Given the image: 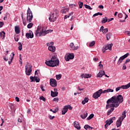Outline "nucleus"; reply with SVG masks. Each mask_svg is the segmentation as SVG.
I'll return each mask as SVG.
<instances>
[{"label": "nucleus", "instance_id": "obj_1", "mask_svg": "<svg viewBox=\"0 0 130 130\" xmlns=\"http://www.w3.org/2000/svg\"><path fill=\"white\" fill-rule=\"evenodd\" d=\"M123 102V97L121 95H115L112 96L111 99H109L107 101V105L106 109H108L109 108H111L107 113V115H110L113 110H114V107L115 108L119 106L120 103H122Z\"/></svg>", "mask_w": 130, "mask_h": 130}, {"label": "nucleus", "instance_id": "obj_2", "mask_svg": "<svg viewBox=\"0 0 130 130\" xmlns=\"http://www.w3.org/2000/svg\"><path fill=\"white\" fill-rule=\"evenodd\" d=\"M45 64L46 66H48V67L54 68V67H57V66L59 64V60H58V59H57L56 56H53L50 60H46Z\"/></svg>", "mask_w": 130, "mask_h": 130}, {"label": "nucleus", "instance_id": "obj_3", "mask_svg": "<svg viewBox=\"0 0 130 130\" xmlns=\"http://www.w3.org/2000/svg\"><path fill=\"white\" fill-rule=\"evenodd\" d=\"M46 27H43L42 30L40 32L39 30L37 29L35 33L36 36H45L46 34H48V33H51V32H52V30L48 29L46 30Z\"/></svg>", "mask_w": 130, "mask_h": 130}, {"label": "nucleus", "instance_id": "obj_4", "mask_svg": "<svg viewBox=\"0 0 130 130\" xmlns=\"http://www.w3.org/2000/svg\"><path fill=\"white\" fill-rule=\"evenodd\" d=\"M58 15V10L55 9L53 10V12L50 15L49 18L50 22H55L56 19H57V16Z\"/></svg>", "mask_w": 130, "mask_h": 130}, {"label": "nucleus", "instance_id": "obj_5", "mask_svg": "<svg viewBox=\"0 0 130 130\" xmlns=\"http://www.w3.org/2000/svg\"><path fill=\"white\" fill-rule=\"evenodd\" d=\"M33 19V13L31 11L30 8H28L27 11V18L26 21L27 23H30L32 22V19Z\"/></svg>", "mask_w": 130, "mask_h": 130}, {"label": "nucleus", "instance_id": "obj_6", "mask_svg": "<svg viewBox=\"0 0 130 130\" xmlns=\"http://www.w3.org/2000/svg\"><path fill=\"white\" fill-rule=\"evenodd\" d=\"M25 74L27 76H30L32 74V65L28 63L27 66H25Z\"/></svg>", "mask_w": 130, "mask_h": 130}, {"label": "nucleus", "instance_id": "obj_7", "mask_svg": "<svg viewBox=\"0 0 130 130\" xmlns=\"http://www.w3.org/2000/svg\"><path fill=\"white\" fill-rule=\"evenodd\" d=\"M115 117H113L111 118H110L109 120H107L106 122V124L105 125V128H107L111 123H113V120H115Z\"/></svg>", "mask_w": 130, "mask_h": 130}, {"label": "nucleus", "instance_id": "obj_8", "mask_svg": "<svg viewBox=\"0 0 130 130\" xmlns=\"http://www.w3.org/2000/svg\"><path fill=\"white\" fill-rule=\"evenodd\" d=\"M102 89H100L93 94V97L94 99H97V98H99L100 96H101V94H102Z\"/></svg>", "mask_w": 130, "mask_h": 130}, {"label": "nucleus", "instance_id": "obj_9", "mask_svg": "<svg viewBox=\"0 0 130 130\" xmlns=\"http://www.w3.org/2000/svg\"><path fill=\"white\" fill-rule=\"evenodd\" d=\"M113 45V44H109L103 47V49L102 50L103 51V53H104V52H105V51H106V50H111V49H112V46Z\"/></svg>", "mask_w": 130, "mask_h": 130}, {"label": "nucleus", "instance_id": "obj_10", "mask_svg": "<svg viewBox=\"0 0 130 130\" xmlns=\"http://www.w3.org/2000/svg\"><path fill=\"white\" fill-rule=\"evenodd\" d=\"M75 55L74 53H69L68 55L65 56V59L66 61H69L70 59H74Z\"/></svg>", "mask_w": 130, "mask_h": 130}, {"label": "nucleus", "instance_id": "obj_11", "mask_svg": "<svg viewBox=\"0 0 130 130\" xmlns=\"http://www.w3.org/2000/svg\"><path fill=\"white\" fill-rule=\"evenodd\" d=\"M130 87V82L129 83H128L127 85H122L121 87H117L116 88V92L119 91V90H120V89H128V88H129Z\"/></svg>", "mask_w": 130, "mask_h": 130}, {"label": "nucleus", "instance_id": "obj_12", "mask_svg": "<svg viewBox=\"0 0 130 130\" xmlns=\"http://www.w3.org/2000/svg\"><path fill=\"white\" fill-rule=\"evenodd\" d=\"M50 84L52 87H56L57 86V82L56 80L53 78H51L50 80Z\"/></svg>", "mask_w": 130, "mask_h": 130}, {"label": "nucleus", "instance_id": "obj_13", "mask_svg": "<svg viewBox=\"0 0 130 130\" xmlns=\"http://www.w3.org/2000/svg\"><path fill=\"white\" fill-rule=\"evenodd\" d=\"M30 80H31L30 82H35V81L36 83H39V82H40V78L36 76H30Z\"/></svg>", "mask_w": 130, "mask_h": 130}, {"label": "nucleus", "instance_id": "obj_14", "mask_svg": "<svg viewBox=\"0 0 130 130\" xmlns=\"http://www.w3.org/2000/svg\"><path fill=\"white\" fill-rule=\"evenodd\" d=\"M25 36L27 39H29V38H33V37H34V35L33 34V32H32V31L29 30V32H27L25 34Z\"/></svg>", "mask_w": 130, "mask_h": 130}, {"label": "nucleus", "instance_id": "obj_15", "mask_svg": "<svg viewBox=\"0 0 130 130\" xmlns=\"http://www.w3.org/2000/svg\"><path fill=\"white\" fill-rule=\"evenodd\" d=\"M70 46L72 49V50L75 51L77 50L78 48H79L78 46H75V45L74 44V43H71L70 45Z\"/></svg>", "mask_w": 130, "mask_h": 130}, {"label": "nucleus", "instance_id": "obj_16", "mask_svg": "<svg viewBox=\"0 0 130 130\" xmlns=\"http://www.w3.org/2000/svg\"><path fill=\"white\" fill-rule=\"evenodd\" d=\"M74 127L77 128V129H81V126H80V123L78 122L75 121L74 122Z\"/></svg>", "mask_w": 130, "mask_h": 130}, {"label": "nucleus", "instance_id": "obj_17", "mask_svg": "<svg viewBox=\"0 0 130 130\" xmlns=\"http://www.w3.org/2000/svg\"><path fill=\"white\" fill-rule=\"evenodd\" d=\"M126 111H124L122 113V116L119 118L120 120H123L126 117Z\"/></svg>", "mask_w": 130, "mask_h": 130}, {"label": "nucleus", "instance_id": "obj_18", "mask_svg": "<svg viewBox=\"0 0 130 130\" xmlns=\"http://www.w3.org/2000/svg\"><path fill=\"white\" fill-rule=\"evenodd\" d=\"M61 112H62V115H64V114H66V113H67V112H68V106H65L64 107V108H63V109L61 111Z\"/></svg>", "mask_w": 130, "mask_h": 130}, {"label": "nucleus", "instance_id": "obj_19", "mask_svg": "<svg viewBox=\"0 0 130 130\" xmlns=\"http://www.w3.org/2000/svg\"><path fill=\"white\" fill-rule=\"evenodd\" d=\"M122 120H120L119 119V120H118L116 123V124L117 125V127H120V126H121V123L122 122Z\"/></svg>", "mask_w": 130, "mask_h": 130}, {"label": "nucleus", "instance_id": "obj_20", "mask_svg": "<svg viewBox=\"0 0 130 130\" xmlns=\"http://www.w3.org/2000/svg\"><path fill=\"white\" fill-rule=\"evenodd\" d=\"M55 49L56 48L55 46H49L48 47V50L51 51L52 52H54V51H55Z\"/></svg>", "mask_w": 130, "mask_h": 130}, {"label": "nucleus", "instance_id": "obj_21", "mask_svg": "<svg viewBox=\"0 0 130 130\" xmlns=\"http://www.w3.org/2000/svg\"><path fill=\"white\" fill-rule=\"evenodd\" d=\"M104 75H105V71H101L97 75L98 77H99V78H102V77H103V76H104Z\"/></svg>", "mask_w": 130, "mask_h": 130}, {"label": "nucleus", "instance_id": "obj_22", "mask_svg": "<svg viewBox=\"0 0 130 130\" xmlns=\"http://www.w3.org/2000/svg\"><path fill=\"white\" fill-rule=\"evenodd\" d=\"M51 95L52 97H56L58 95V92H53L52 90L51 91Z\"/></svg>", "mask_w": 130, "mask_h": 130}, {"label": "nucleus", "instance_id": "obj_23", "mask_svg": "<svg viewBox=\"0 0 130 130\" xmlns=\"http://www.w3.org/2000/svg\"><path fill=\"white\" fill-rule=\"evenodd\" d=\"M15 32L16 34H19L20 33V27H19V26H15Z\"/></svg>", "mask_w": 130, "mask_h": 130}, {"label": "nucleus", "instance_id": "obj_24", "mask_svg": "<svg viewBox=\"0 0 130 130\" xmlns=\"http://www.w3.org/2000/svg\"><path fill=\"white\" fill-rule=\"evenodd\" d=\"M80 116L81 118H82L83 119H85V118H86V117L88 116V113L85 112L83 114L81 115Z\"/></svg>", "mask_w": 130, "mask_h": 130}, {"label": "nucleus", "instance_id": "obj_25", "mask_svg": "<svg viewBox=\"0 0 130 130\" xmlns=\"http://www.w3.org/2000/svg\"><path fill=\"white\" fill-rule=\"evenodd\" d=\"M12 56L11 57V58L10 59V61H8L9 64H11L13 61V59H14V58L15 57V53L14 52L12 53Z\"/></svg>", "mask_w": 130, "mask_h": 130}, {"label": "nucleus", "instance_id": "obj_26", "mask_svg": "<svg viewBox=\"0 0 130 130\" xmlns=\"http://www.w3.org/2000/svg\"><path fill=\"white\" fill-rule=\"evenodd\" d=\"M69 8H65L64 9L61 10V13H62V14H66L67 12H69Z\"/></svg>", "mask_w": 130, "mask_h": 130}, {"label": "nucleus", "instance_id": "obj_27", "mask_svg": "<svg viewBox=\"0 0 130 130\" xmlns=\"http://www.w3.org/2000/svg\"><path fill=\"white\" fill-rule=\"evenodd\" d=\"M109 92H113V89H106V90L103 91L102 93H103V94H104L105 93H108Z\"/></svg>", "mask_w": 130, "mask_h": 130}, {"label": "nucleus", "instance_id": "obj_28", "mask_svg": "<svg viewBox=\"0 0 130 130\" xmlns=\"http://www.w3.org/2000/svg\"><path fill=\"white\" fill-rule=\"evenodd\" d=\"M112 36V33H108L107 34V40H109V39H110L111 38V36Z\"/></svg>", "mask_w": 130, "mask_h": 130}, {"label": "nucleus", "instance_id": "obj_29", "mask_svg": "<svg viewBox=\"0 0 130 130\" xmlns=\"http://www.w3.org/2000/svg\"><path fill=\"white\" fill-rule=\"evenodd\" d=\"M123 59H123L122 57H120L118 61L117 64L119 66V64H120L122 62V60H123Z\"/></svg>", "mask_w": 130, "mask_h": 130}, {"label": "nucleus", "instance_id": "obj_30", "mask_svg": "<svg viewBox=\"0 0 130 130\" xmlns=\"http://www.w3.org/2000/svg\"><path fill=\"white\" fill-rule=\"evenodd\" d=\"M94 117V115L93 114H90L89 117L87 118V120H90V119H92Z\"/></svg>", "mask_w": 130, "mask_h": 130}, {"label": "nucleus", "instance_id": "obj_31", "mask_svg": "<svg viewBox=\"0 0 130 130\" xmlns=\"http://www.w3.org/2000/svg\"><path fill=\"white\" fill-rule=\"evenodd\" d=\"M95 45V41H93L92 42H90L89 44V47H93Z\"/></svg>", "mask_w": 130, "mask_h": 130}, {"label": "nucleus", "instance_id": "obj_32", "mask_svg": "<svg viewBox=\"0 0 130 130\" xmlns=\"http://www.w3.org/2000/svg\"><path fill=\"white\" fill-rule=\"evenodd\" d=\"M6 35V33L4 32V31H2V32H1L0 34V37H2V38L3 39H4L5 38V35Z\"/></svg>", "mask_w": 130, "mask_h": 130}, {"label": "nucleus", "instance_id": "obj_33", "mask_svg": "<svg viewBox=\"0 0 130 130\" xmlns=\"http://www.w3.org/2000/svg\"><path fill=\"white\" fill-rule=\"evenodd\" d=\"M78 5L79 6L80 9H82V8H83V6H84V3H83V2H79Z\"/></svg>", "mask_w": 130, "mask_h": 130}, {"label": "nucleus", "instance_id": "obj_34", "mask_svg": "<svg viewBox=\"0 0 130 130\" xmlns=\"http://www.w3.org/2000/svg\"><path fill=\"white\" fill-rule=\"evenodd\" d=\"M18 50H20V51H21V50H22V43H21V42H18Z\"/></svg>", "mask_w": 130, "mask_h": 130}, {"label": "nucleus", "instance_id": "obj_35", "mask_svg": "<svg viewBox=\"0 0 130 130\" xmlns=\"http://www.w3.org/2000/svg\"><path fill=\"white\" fill-rule=\"evenodd\" d=\"M108 20H107V17H105L104 18H103V20L102 21V23H103V24L106 23V22H107Z\"/></svg>", "mask_w": 130, "mask_h": 130}, {"label": "nucleus", "instance_id": "obj_36", "mask_svg": "<svg viewBox=\"0 0 130 130\" xmlns=\"http://www.w3.org/2000/svg\"><path fill=\"white\" fill-rule=\"evenodd\" d=\"M99 15H100V16H102V13H100V12H98V13H95V14H94L93 15V17H96V16H99Z\"/></svg>", "mask_w": 130, "mask_h": 130}, {"label": "nucleus", "instance_id": "obj_37", "mask_svg": "<svg viewBox=\"0 0 130 130\" xmlns=\"http://www.w3.org/2000/svg\"><path fill=\"white\" fill-rule=\"evenodd\" d=\"M129 55V53H127L123 56H122L121 57L123 58V59H124V58H126V57H127V56H128Z\"/></svg>", "mask_w": 130, "mask_h": 130}, {"label": "nucleus", "instance_id": "obj_38", "mask_svg": "<svg viewBox=\"0 0 130 130\" xmlns=\"http://www.w3.org/2000/svg\"><path fill=\"white\" fill-rule=\"evenodd\" d=\"M32 27H33L32 23H30L27 25V28H28V29H31V28H32Z\"/></svg>", "mask_w": 130, "mask_h": 130}, {"label": "nucleus", "instance_id": "obj_39", "mask_svg": "<svg viewBox=\"0 0 130 130\" xmlns=\"http://www.w3.org/2000/svg\"><path fill=\"white\" fill-rule=\"evenodd\" d=\"M56 77L57 80H60L61 79V74L56 75Z\"/></svg>", "mask_w": 130, "mask_h": 130}, {"label": "nucleus", "instance_id": "obj_40", "mask_svg": "<svg viewBox=\"0 0 130 130\" xmlns=\"http://www.w3.org/2000/svg\"><path fill=\"white\" fill-rule=\"evenodd\" d=\"M69 7H70V8H73V9H75V8H76V7H77V5H76V4H70V5H69Z\"/></svg>", "mask_w": 130, "mask_h": 130}, {"label": "nucleus", "instance_id": "obj_41", "mask_svg": "<svg viewBox=\"0 0 130 130\" xmlns=\"http://www.w3.org/2000/svg\"><path fill=\"white\" fill-rule=\"evenodd\" d=\"M84 7L86 8V9H88V10H92V8H91V7L89 5H87L86 4H85Z\"/></svg>", "mask_w": 130, "mask_h": 130}, {"label": "nucleus", "instance_id": "obj_42", "mask_svg": "<svg viewBox=\"0 0 130 130\" xmlns=\"http://www.w3.org/2000/svg\"><path fill=\"white\" fill-rule=\"evenodd\" d=\"M40 100H43V101H44V102L46 101V99L43 96H41L40 97Z\"/></svg>", "mask_w": 130, "mask_h": 130}, {"label": "nucleus", "instance_id": "obj_43", "mask_svg": "<svg viewBox=\"0 0 130 130\" xmlns=\"http://www.w3.org/2000/svg\"><path fill=\"white\" fill-rule=\"evenodd\" d=\"M108 32V28H105V29H104L103 33L104 34H106V33H107Z\"/></svg>", "mask_w": 130, "mask_h": 130}, {"label": "nucleus", "instance_id": "obj_44", "mask_svg": "<svg viewBox=\"0 0 130 130\" xmlns=\"http://www.w3.org/2000/svg\"><path fill=\"white\" fill-rule=\"evenodd\" d=\"M67 106V110H69V109L70 110H73V108L72 107V106H70V105H68V106Z\"/></svg>", "mask_w": 130, "mask_h": 130}, {"label": "nucleus", "instance_id": "obj_45", "mask_svg": "<svg viewBox=\"0 0 130 130\" xmlns=\"http://www.w3.org/2000/svg\"><path fill=\"white\" fill-rule=\"evenodd\" d=\"M82 79H83V78H84L85 79H87V74H82L81 76Z\"/></svg>", "mask_w": 130, "mask_h": 130}, {"label": "nucleus", "instance_id": "obj_46", "mask_svg": "<svg viewBox=\"0 0 130 130\" xmlns=\"http://www.w3.org/2000/svg\"><path fill=\"white\" fill-rule=\"evenodd\" d=\"M19 62H20V64H23V62H22V57H21V54L19 55Z\"/></svg>", "mask_w": 130, "mask_h": 130}, {"label": "nucleus", "instance_id": "obj_47", "mask_svg": "<svg viewBox=\"0 0 130 130\" xmlns=\"http://www.w3.org/2000/svg\"><path fill=\"white\" fill-rule=\"evenodd\" d=\"M55 117L54 116H52L50 114L49 115V119L52 120L53 118H54Z\"/></svg>", "mask_w": 130, "mask_h": 130}, {"label": "nucleus", "instance_id": "obj_48", "mask_svg": "<svg viewBox=\"0 0 130 130\" xmlns=\"http://www.w3.org/2000/svg\"><path fill=\"white\" fill-rule=\"evenodd\" d=\"M84 127L85 129H88V128H89V127H91V126H89V125L86 124L84 126Z\"/></svg>", "mask_w": 130, "mask_h": 130}, {"label": "nucleus", "instance_id": "obj_49", "mask_svg": "<svg viewBox=\"0 0 130 130\" xmlns=\"http://www.w3.org/2000/svg\"><path fill=\"white\" fill-rule=\"evenodd\" d=\"M104 30V26H102L100 29V32H103Z\"/></svg>", "mask_w": 130, "mask_h": 130}, {"label": "nucleus", "instance_id": "obj_50", "mask_svg": "<svg viewBox=\"0 0 130 130\" xmlns=\"http://www.w3.org/2000/svg\"><path fill=\"white\" fill-rule=\"evenodd\" d=\"M99 67H100V68H101L102 69L103 68V64H101V61H100L99 63Z\"/></svg>", "mask_w": 130, "mask_h": 130}, {"label": "nucleus", "instance_id": "obj_51", "mask_svg": "<svg viewBox=\"0 0 130 130\" xmlns=\"http://www.w3.org/2000/svg\"><path fill=\"white\" fill-rule=\"evenodd\" d=\"M41 89L43 92H44L45 91V89L44 88L43 85H41Z\"/></svg>", "mask_w": 130, "mask_h": 130}, {"label": "nucleus", "instance_id": "obj_52", "mask_svg": "<svg viewBox=\"0 0 130 130\" xmlns=\"http://www.w3.org/2000/svg\"><path fill=\"white\" fill-rule=\"evenodd\" d=\"M118 18H122V13H119L118 14Z\"/></svg>", "mask_w": 130, "mask_h": 130}, {"label": "nucleus", "instance_id": "obj_53", "mask_svg": "<svg viewBox=\"0 0 130 130\" xmlns=\"http://www.w3.org/2000/svg\"><path fill=\"white\" fill-rule=\"evenodd\" d=\"M15 100L17 102H20V99H19V98H18L17 96L15 98Z\"/></svg>", "mask_w": 130, "mask_h": 130}, {"label": "nucleus", "instance_id": "obj_54", "mask_svg": "<svg viewBox=\"0 0 130 130\" xmlns=\"http://www.w3.org/2000/svg\"><path fill=\"white\" fill-rule=\"evenodd\" d=\"M57 111H58V108H56L55 109L54 111H53V113H56V112H57Z\"/></svg>", "mask_w": 130, "mask_h": 130}, {"label": "nucleus", "instance_id": "obj_55", "mask_svg": "<svg viewBox=\"0 0 130 130\" xmlns=\"http://www.w3.org/2000/svg\"><path fill=\"white\" fill-rule=\"evenodd\" d=\"M4 22H0V28H2L4 26Z\"/></svg>", "mask_w": 130, "mask_h": 130}, {"label": "nucleus", "instance_id": "obj_56", "mask_svg": "<svg viewBox=\"0 0 130 130\" xmlns=\"http://www.w3.org/2000/svg\"><path fill=\"white\" fill-rule=\"evenodd\" d=\"M4 59L5 61H8V59L7 58V56H4Z\"/></svg>", "mask_w": 130, "mask_h": 130}, {"label": "nucleus", "instance_id": "obj_57", "mask_svg": "<svg viewBox=\"0 0 130 130\" xmlns=\"http://www.w3.org/2000/svg\"><path fill=\"white\" fill-rule=\"evenodd\" d=\"M86 103H88V102L89 101V99L87 98H85L84 100Z\"/></svg>", "mask_w": 130, "mask_h": 130}, {"label": "nucleus", "instance_id": "obj_58", "mask_svg": "<svg viewBox=\"0 0 130 130\" xmlns=\"http://www.w3.org/2000/svg\"><path fill=\"white\" fill-rule=\"evenodd\" d=\"M129 61H130V59L127 58V59H126V61L125 62V64L127 63V62H129Z\"/></svg>", "mask_w": 130, "mask_h": 130}, {"label": "nucleus", "instance_id": "obj_59", "mask_svg": "<svg viewBox=\"0 0 130 130\" xmlns=\"http://www.w3.org/2000/svg\"><path fill=\"white\" fill-rule=\"evenodd\" d=\"M99 9H101L102 10L104 9V7L103 5H100L99 6Z\"/></svg>", "mask_w": 130, "mask_h": 130}, {"label": "nucleus", "instance_id": "obj_60", "mask_svg": "<svg viewBox=\"0 0 130 130\" xmlns=\"http://www.w3.org/2000/svg\"><path fill=\"white\" fill-rule=\"evenodd\" d=\"M68 18H70V15H65L64 17V20H66V19H68Z\"/></svg>", "mask_w": 130, "mask_h": 130}, {"label": "nucleus", "instance_id": "obj_61", "mask_svg": "<svg viewBox=\"0 0 130 130\" xmlns=\"http://www.w3.org/2000/svg\"><path fill=\"white\" fill-rule=\"evenodd\" d=\"M89 78H91V75L86 74V79H88Z\"/></svg>", "mask_w": 130, "mask_h": 130}, {"label": "nucleus", "instance_id": "obj_62", "mask_svg": "<svg viewBox=\"0 0 130 130\" xmlns=\"http://www.w3.org/2000/svg\"><path fill=\"white\" fill-rule=\"evenodd\" d=\"M18 122H22V118H18Z\"/></svg>", "mask_w": 130, "mask_h": 130}, {"label": "nucleus", "instance_id": "obj_63", "mask_svg": "<svg viewBox=\"0 0 130 130\" xmlns=\"http://www.w3.org/2000/svg\"><path fill=\"white\" fill-rule=\"evenodd\" d=\"M122 70H126V66L125 65H123L122 67Z\"/></svg>", "mask_w": 130, "mask_h": 130}, {"label": "nucleus", "instance_id": "obj_64", "mask_svg": "<svg viewBox=\"0 0 130 130\" xmlns=\"http://www.w3.org/2000/svg\"><path fill=\"white\" fill-rule=\"evenodd\" d=\"M126 34H127L128 35H129V36H130V31H126Z\"/></svg>", "mask_w": 130, "mask_h": 130}]
</instances>
